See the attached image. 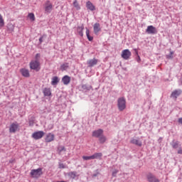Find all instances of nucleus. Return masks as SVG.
<instances>
[{
    "mask_svg": "<svg viewBox=\"0 0 182 182\" xmlns=\"http://www.w3.org/2000/svg\"><path fill=\"white\" fill-rule=\"evenodd\" d=\"M68 176H69L70 177H71V178H75V177H76V172H75V171L70 172V173H68Z\"/></svg>",
    "mask_w": 182,
    "mask_h": 182,
    "instance_id": "obj_32",
    "label": "nucleus"
},
{
    "mask_svg": "<svg viewBox=\"0 0 182 182\" xmlns=\"http://www.w3.org/2000/svg\"><path fill=\"white\" fill-rule=\"evenodd\" d=\"M82 159L85 161H87V160H93V157L92 156H82Z\"/></svg>",
    "mask_w": 182,
    "mask_h": 182,
    "instance_id": "obj_29",
    "label": "nucleus"
},
{
    "mask_svg": "<svg viewBox=\"0 0 182 182\" xmlns=\"http://www.w3.org/2000/svg\"><path fill=\"white\" fill-rule=\"evenodd\" d=\"M52 3H50V1H47L45 4V11L47 14H50L51 11H52Z\"/></svg>",
    "mask_w": 182,
    "mask_h": 182,
    "instance_id": "obj_9",
    "label": "nucleus"
},
{
    "mask_svg": "<svg viewBox=\"0 0 182 182\" xmlns=\"http://www.w3.org/2000/svg\"><path fill=\"white\" fill-rule=\"evenodd\" d=\"M134 50H135V53L136 55V56H139V51H137V49H134Z\"/></svg>",
    "mask_w": 182,
    "mask_h": 182,
    "instance_id": "obj_40",
    "label": "nucleus"
},
{
    "mask_svg": "<svg viewBox=\"0 0 182 182\" xmlns=\"http://www.w3.org/2000/svg\"><path fill=\"white\" fill-rule=\"evenodd\" d=\"M45 140L46 143H50V141H53V140H55V135L49 133L46 135Z\"/></svg>",
    "mask_w": 182,
    "mask_h": 182,
    "instance_id": "obj_12",
    "label": "nucleus"
},
{
    "mask_svg": "<svg viewBox=\"0 0 182 182\" xmlns=\"http://www.w3.org/2000/svg\"><path fill=\"white\" fill-rule=\"evenodd\" d=\"M178 154H182V149L179 148L178 150Z\"/></svg>",
    "mask_w": 182,
    "mask_h": 182,
    "instance_id": "obj_38",
    "label": "nucleus"
},
{
    "mask_svg": "<svg viewBox=\"0 0 182 182\" xmlns=\"http://www.w3.org/2000/svg\"><path fill=\"white\" fill-rule=\"evenodd\" d=\"M146 177L148 182H160V180L156 178V177L152 173H148Z\"/></svg>",
    "mask_w": 182,
    "mask_h": 182,
    "instance_id": "obj_6",
    "label": "nucleus"
},
{
    "mask_svg": "<svg viewBox=\"0 0 182 182\" xmlns=\"http://www.w3.org/2000/svg\"><path fill=\"white\" fill-rule=\"evenodd\" d=\"M4 26H5V21L2 15L0 14V28H4Z\"/></svg>",
    "mask_w": 182,
    "mask_h": 182,
    "instance_id": "obj_26",
    "label": "nucleus"
},
{
    "mask_svg": "<svg viewBox=\"0 0 182 182\" xmlns=\"http://www.w3.org/2000/svg\"><path fill=\"white\" fill-rule=\"evenodd\" d=\"M118 109L120 112H123L126 109V99L124 97H120L117 101Z\"/></svg>",
    "mask_w": 182,
    "mask_h": 182,
    "instance_id": "obj_3",
    "label": "nucleus"
},
{
    "mask_svg": "<svg viewBox=\"0 0 182 182\" xmlns=\"http://www.w3.org/2000/svg\"><path fill=\"white\" fill-rule=\"evenodd\" d=\"M117 173H119V171H118V170H114V171L112 172V176H113V177H116Z\"/></svg>",
    "mask_w": 182,
    "mask_h": 182,
    "instance_id": "obj_35",
    "label": "nucleus"
},
{
    "mask_svg": "<svg viewBox=\"0 0 182 182\" xmlns=\"http://www.w3.org/2000/svg\"><path fill=\"white\" fill-rule=\"evenodd\" d=\"M99 60L96 58L91 59L87 61V65L90 68H93L95 65H97Z\"/></svg>",
    "mask_w": 182,
    "mask_h": 182,
    "instance_id": "obj_13",
    "label": "nucleus"
},
{
    "mask_svg": "<svg viewBox=\"0 0 182 182\" xmlns=\"http://www.w3.org/2000/svg\"><path fill=\"white\" fill-rule=\"evenodd\" d=\"M102 134H103V129H100L92 132V137H97V139H99L100 137L102 136Z\"/></svg>",
    "mask_w": 182,
    "mask_h": 182,
    "instance_id": "obj_10",
    "label": "nucleus"
},
{
    "mask_svg": "<svg viewBox=\"0 0 182 182\" xmlns=\"http://www.w3.org/2000/svg\"><path fill=\"white\" fill-rule=\"evenodd\" d=\"M136 61L138 62V63H140V62L141 61V59L140 58V55L137 56Z\"/></svg>",
    "mask_w": 182,
    "mask_h": 182,
    "instance_id": "obj_37",
    "label": "nucleus"
},
{
    "mask_svg": "<svg viewBox=\"0 0 182 182\" xmlns=\"http://www.w3.org/2000/svg\"><path fill=\"white\" fill-rule=\"evenodd\" d=\"M146 33L151 35H154L157 33V28L153 26H149L146 30Z\"/></svg>",
    "mask_w": 182,
    "mask_h": 182,
    "instance_id": "obj_8",
    "label": "nucleus"
},
{
    "mask_svg": "<svg viewBox=\"0 0 182 182\" xmlns=\"http://www.w3.org/2000/svg\"><path fill=\"white\" fill-rule=\"evenodd\" d=\"M173 149H178V141H173L171 144Z\"/></svg>",
    "mask_w": 182,
    "mask_h": 182,
    "instance_id": "obj_30",
    "label": "nucleus"
},
{
    "mask_svg": "<svg viewBox=\"0 0 182 182\" xmlns=\"http://www.w3.org/2000/svg\"><path fill=\"white\" fill-rule=\"evenodd\" d=\"M92 156V160H95V159H100L103 154L102 153H95Z\"/></svg>",
    "mask_w": 182,
    "mask_h": 182,
    "instance_id": "obj_25",
    "label": "nucleus"
},
{
    "mask_svg": "<svg viewBox=\"0 0 182 182\" xmlns=\"http://www.w3.org/2000/svg\"><path fill=\"white\" fill-rule=\"evenodd\" d=\"M43 174V171H42V168H38L37 169H33L31 171L30 175L32 178H39Z\"/></svg>",
    "mask_w": 182,
    "mask_h": 182,
    "instance_id": "obj_2",
    "label": "nucleus"
},
{
    "mask_svg": "<svg viewBox=\"0 0 182 182\" xmlns=\"http://www.w3.org/2000/svg\"><path fill=\"white\" fill-rule=\"evenodd\" d=\"M178 122L182 124V118H179V119H178Z\"/></svg>",
    "mask_w": 182,
    "mask_h": 182,
    "instance_id": "obj_41",
    "label": "nucleus"
},
{
    "mask_svg": "<svg viewBox=\"0 0 182 182\" xmlns=\"http://www.w3.org/2000/svg\"><path fill=\"white\" fill-rule=\"evenodd\" d=\"M181 95V90H175L173 92H172L171 95V97H175V99H177V97L180 96Z\"/></svg>",
    "mask_w": 182,
    "mask_h": 182,
    "instance_id": "obj_17",
    "label": "nucleus"
},
{
    "mask_svg": "<svg viewBox=\"0 0 182 182\" xmlns=\"http://www.w3.org/2000/svg\"><path fill=\"white\" fill-rule=\"evenodd\" d=\"M121 56L124 60H129L132 56V52L129 49H125L122 51Z\"/></svg>",
    "mask_w": 182,
    "mask_h": 182,
    "instance_id": "obj_4",
    "label": "nucleus"
},
{
    "mask_svg": "<svg viewBox=\"0 0 182 182\" xmlns=\"http://www.w3.org/2000/svg\"><path fill=\"white\" fill-rule=\"evenodd\" d=\"M73 6L77 9V11H79L80 9V6L79 5V3H77V1L73 2Z\"/></svg>",
    "mask_w": 182,
    "mask_h": 182,
    "instance_id": "obj_28",
    "label": "nucleus"
},
{
    "mask_svg": "<svg viewBox=\"0 0 182 182\" xmlns=\"http://www.w3.org/2000/svg\"><path fill=\"white\" fill-rule=\"evenodd\" d=\"M86 7L90 11H96V7L95 6V5H93L92 2H90V1H87Z\"/></svg>",
    "mask_w": 182,
    "mask_h": 182,
    "instance_id": "obj_14",
    "label": "nucleus"
},
{
    "mask_svg": "<svg viewBox=\"0 0 182 182\" xmlns=\"http://www.w3.org/2000/svg\"><path fill=\"white\" fill-rule=\"evenodd\" d=\"M40 58H41V54L37 53V54L36 55V57H35V59H36V60H39Z\"/></svg>",
    "mask_w": 182,
    "mask_h": 182,
    "instance_id": "obj_34",
    "label": "nucleus"
},
{
    "mask_svg": "<svg viewBox=\"0 0 182 182\" xmlns=\"http://www.w3.org/2000/svg\"><path fill=\"white\" fill-rule=\"evenodd\" d=\"M30 69L39 72L41 70V62L39 60H33L29 63Z\"/></svg>",
    "mask_w": 182,
    "mask_h": 182,
    "instance_id": "obj_1",
    "label": "nucleus"
},
{
    "mask_svg": "<svg viewBox=\"0 0 182 182\" xmlns=\"http://www.w3.org/2000/svg\"><path fill=\"white\" fill-rule=\"evenodd\" d=\"M62 82L63 85H68L70 83V77L69 75H65L62 78Z\"/></svg>",
    "mask_w": 182,
    "mask_h": 182,
    "instance_id": "obj_15",
    "label": "nucleus"
},
{
    "mask_svg": "<svg viewBox=\"0 0 182 182\" xmlns=\"http://www.w3.org/2000/svg\"><path fill=\"white\" fill-rule=\"evenodd\" d=\"M39 42H40V43H42L43 42V36H42L39 38Z\"/></svg>",
    "mask_w": 182,
    "mask_h": 182,
    "instance_id": "obj_39",
    "label": "nucleus"
},
{
    "mask_svg": "<svg viewBox=\"0 0 182 182\" xmlns=\"http://www.w3.org/2000/svg\"><path fill=\"white\" fill-rule=\"evenodd\" d=\"M59 168H65V166L63 164H59Z\"/></svg>",
    "mask_w": 182,
    "mask_h": 182,
    "instance_id": "obj_36",
    "label": "nucleus"
},
{
    "mask_svg": "<svg viewBox=\"0 0 182 182\" xmlns=\"http://www.w3.org/2000/svg\"><path fill=\"white\" fill-rule=\"evenodd\" d=\"M174 54V52L171 51L169 55H166L167 59H173V55Z\"/></svg>",
    "mask_w": 182,
    "mask_h": 182,
    "instance_id": "obj_33",
    "label": "nucleus"
},
{
    "mask_svg": "<svg viewBox=\"0 0 182 182\" xmlns=\"http://www.w3.org/2000/svg\"><path fill=\"white\" fill-rule=\"evenodd\" d=\"M102 31V28H100V23H95L94 24V33L97 35V33H99Z\"/></svg>",
    "mask_w": 182,
    "mask_h": 182,
    "instance_id": "obj_16",
    "label": "nucleus"
},
{
    "mask_svg": "<svg viewBox=\"0 0 182 182\" xmlns=\"http://www.w3.org/2000/svg\"><path fill=\"white\" fill-rule=\"evenodd\" d=\"M18 131H19V124H18V122L11 124L9 127V133H16Z\"/></svg>",
    "mask_w": 182,
    "mask_h": 182,
    "instance_id": "obj_5",
    "label": "nucleus"
},
{
    "mask_svg": "<svg viewBox=\"0 0 182 182\" xmlns=\"http://www.w3.org/2000/svg\"><path fill=\"white\" fill-rule=\"evenodd\" d=\"M83 29H85V27H83V26L77 27V31L80 36H83Z\"/></svg>",
    "mask_w": 182,
    "mask_h": 182,
    "instance_id": "obj_22",
    "label": "nucleus"
},
{
    "mask_svg": "<svg viewBox=\"0 0 182 182\" xmlns=\"http://www.w3.org/2000/svg\"><path fill=\"white\" fill-rule=\"evenodd\" d=\"M107 140V138H106V136L103 134L99 137V141L100 143H101V144L106 143Z\"/></svg>",
    "mask_w": 182,
    "mask_h": 182,
    "instance_id": "obj_21",
    "label": "nucleus"
},
{
    "mask_svg": "<svg viewBox=\"0 0 182 182\" xmlns=\"http://www.w3.org/2000/svg\"><path fill=\"white\" fill-rule=\"evenodd\" d=\"M43 93L44 96H50V95H52V92H50V88H44Z\"/></svg>",
    "mask_w": 182,
    "mask_h": 182,
    "instance_id": "obj_20",
    "label": "nucleus"
},
{
    "mask_svg": "<svg viewBox=\"0 0 182 182\" xmlns=\"http://www.w3.org/2000/svg\"><path fill=\"white\" fill-rule=\"evenodd\" d=\"M59 77L58 76H54L52 77V80H51V85L53 86H56V85H58L59 83Z\"/></svg>",
    "mask_w": 182,
    "mask_h": 182,
    "instance_id": "obj_19",
    "label": "nucleus"
},
{
    "mask_svg": "<svg viewBox=\"0 0 182 182\" xmlns=\"http://www.w3.org/2000/svg\"><path fill=\"white\" fill-rule=\"evenodd\" d=\"M28 17L29 19H31L32 21H35V14H33V13L28 14Z\"/></svg>",
    "mask_w": 182,
    "mask_h": 182,
    "instance_id": "obj_31",
    "label": "nucleus"
},
{
    "mask_svg": "<svg viewBox=\"0 0 182 182\" xmlns=\"http://www.w3.org/2000/svg\"><path fill=\"white\" fill-rule=\"evenodd\" d=\"M86 35L88 41H90V42H92V41H93V36H90V31L88 30V28H86Z\"/></svg>",
    "mask_w": 182,
    "mask_h": 182,
    "instance_id": "obj_24",
    "label": "nucleus"
},
{
    "mask_svg": "<svg viewBox=\"0 0 182 182\" xmlns=\"http://www.w3.org/2000/svg\"><path fill=\"white\" fill-rule=\"evenodd\" d=\"M20 73H21L22 76H23V77H29L31 76V74L29 73V70L26 68L20 69Z\"/></svg>",
    "mask_w": 182,
    "mask_h": 182,
    "instance_id": "obj_11",
    "label": "nucleus"
},
{
    "mask_svg": "<svg viewBox=\"0 0 182 182\" xmlns=\"http://www.w3.org/2000/svg\"><path fill=\"white\" fill-rule=\"evenodd\" d=\"M62 151H66V148H65V146H58V154H60V153H62Z\"/></svg>",
    "mask_w": 182,
    "mask_h": 182,
    "instance_id": "obj_27",
    "label": "nucleus"
},
{
    "mask_svg": "<svg viewBox=\"0 0 182 182\" xmlns=\"http://www.w3.org/2000/svg\"><path fill=\"white\" fill-rule=\"evenodd\" d=\"M43 136H45V132H43V131L36 132L32 134V137L35 140H39V139H42Z\"/></svg>",
    "mask_w": 182,
    "mask_h": 182,
    "instance_id": "obj_7",
    "label": "nucleus"
},
{
    "mask_svg": "<svg viewBox=\"0 0 182 182\" xmlns=\"http://www.w3.org/2000/svg\"><path fill=\"white\" fill-rule=\"evenodd\" d=\"M131 143L132 144H135V146H139V147H141V146H143L141 141L136 139H132L131 140Z\"/></svg>",
    "mask_w": 182,
    "mask_h": 182,
    "instance_id": "obj_18",
    "label": "nucleus"
},
{
    "mask_svg": "<svg viewBox=\"0 0 182 182\" xmlns=\"http://www.w3.org/2000/svg\"><path fill=\"white\" fill-rule=\"evenodd\" d=\"M68 68H69V63H65L64 64L60 65V70L63 72L64 70H67Z\"/></svg>",
    "mask_w": 182,
    "mask_h": 182,
    "instance_id": "obj_23",
    "label": "nucleus"
}]
</instances>
